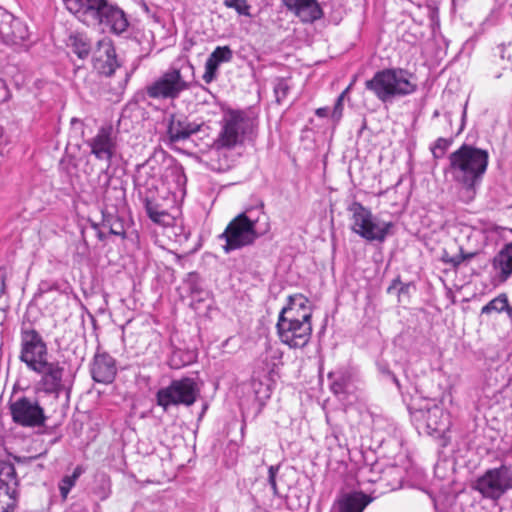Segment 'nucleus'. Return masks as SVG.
<instances>
[{"mask_svg": "<svg viewBox=\"0 0 512 512\" xmlns=\"http://www.w3.org/2000/svg\"><path fill=\"white\" fill-rule=\"evenodd\" d=\"M488 162L487 150L465 143L449 155V164L444 173L450 175L453 182L459 185V201L469 204L475 199Z\"/></svg>", "mask_w": 512, "mask_h": 512, "instance_id": "obj_1", "label": "nucleus"}, {"mask_svg": "<svg viewBox=\"0 0 512 512\" xmlns=\"http://www.w3.org/2000/svg\"><path fill=\"white\" fill-rule=\"evenodd\" d=\"M194 80V66L187 58H178L157 79L145 87L149 98L175 100L191 88Z\"/></svg>", "mask_w": 512, "mask_h": 512, "instance_id": "obj_2", "label": "nucleus"}, {"mask_svg": "<svg viewBox=\"0 0 512 512\" xmlns=\"http://www.w3.org/2000/svg\"><path fill=\"white\" fill-rule=\"evenodd\" d=\"M365 88L371 91L380 101L391 102L397 97L412 94L417 89L412 73L402 68L380 70L365 82Z\"/></svg>", "mask_w": 512, "mask_h": 512, "instance_id": "obj_3", "label": "nucleus"}, {"mask_svg": "<svg viewBox=\"0 0 512 512\" xmlns=\"http://www.w3.org/2000/svg\"><path fill=\"white\" fill-rule=\"evenodd\" d=\"M347 209L351 213V230L354 233L367 241H385L393 227L392 222L378 220L368 208L357 201L352 202Z\"/></svg>", "mask_w": 512, "mask_h": 512, "instance_id": "obj_4", "label": "nucleus"}, {"mask_svg": "<svg viewBox=\"0 0 512 512\" xmlns=\"http://www.w3.org/2000/svg\"><path fill=\"white\" fill-rule=\"evenodd\" d=\"M200 395V388L195 379L182 377L172 380L167 387L160 388L156 393V403L167 411L171 406H191Z\"/></svg>", "mask_w": 512, "mask_h": 512, "instance_id": "obj_5", "label": "nucleus"}, {"mask_svg": "<svg viewBox=\"0 0 512 512\" xmlns=\"http://www.w3.org/2000/svg\"><path fill=\"white\" fill-rule=\"evenodd\" d=\"M258 219H252L246 212L233 218L219 238L225 240L223 250L230 253L234 250L252 245L260 236L256 231Z\"/></svg>", "mask_w": 512, "mask_h": 512, "instance_id": "obj_6", "label": "nucleus"}, {"mask_svg": "<svg viewBox=\"0 0 512 512\" xmlns=\"http://www.w3.org/2000/svg\"><path fill=\"white\" fill-rule=\"evenodd\" d=\"M473 488L481 493L484 498L499 499L509 489H512V468L503 464L488 469L477 478Z\"/></svg>", "mask_w": 512, "mask_h": 512, "instance_id": "obj_7", "label": "nucleus"}, {"mask_svg": "<svg viewBox=\"0 0 512 512\" xmlns=\"http://www.w3.org/2000/svg\"><path fill=\"white\" fill-rule=\"evenodd\" d=\"M21 350L19 359L29 370H37L40 364L48 360L47 344L34 328H21Z\"/></svg>", "mask_w": 512, "mask_h": 512, "instance_id": "obj_8", "label": "nucleus"}, {"mask_svg": "<svg viewBox=\"0 0 512 512\" xmlns=\"http://www.w3.org/2000/svg\"><path fill=\"white\" fill-rule=\"evenodd\" d=\"M9 410L13 422L23 427H39L46 421L44 409L39 402L26 396L10 401Z\"/></svg>", "mask_w": 512, "mask_h": 512, "instance_id": "obj_9", "label": "nucleus"}, {"mask_svg": "<svg viewBox=\"0 0 512 512\" xmlns=\"http://www.w3.org/2000/svg\"><path fill=\"white\" fill-rule=\"evenodd\" d=\"M65 8L86 26L96 27L111 0H62Z\"/></svg>", "mask_w": 512, "mask_h": 512, "instance_id": "obj_10", "label": "nucleus"}, {"mask_svg": "<svg viewBox=\"0 0 512 512\" xmlns=\"http://www.w3.org/2000/svg\"><path fill=\"white\" fill-rule=\"evenodd\" d=\"M411 416L417 429L423 430L428 435H441L449 425V415L436 404L431 407L416 409L411 412Z\"/></svg>", "mask_w": 512, "mask_h": 512, "instance_id": "obj_11", "label": "nucleus"}, {"mask_svg": "<svg viewBox=\"0 0 512 512\" xmlns=\"http://www.w3.org/2000/svg\"><path fill=\"white\" fill-rule=\"evenodd\" d=\"M276 329L280 341L291 349L304 348L312 335V323L278 319Z\"/></svg>", "mask_w": 512, "mask_h": 512, "instance_id": "obj_12", "label": "nucleus"}, {"mask_svg": "<svg viewBox=\"0 0 512 512\" xmlns=\"http://www.w3.org/2000/svg\"><path fill=\"white\" fill-rule=\"evenodd\" d=\"M18 479L12 463L0 461V512H13L16 507Z\"/></svg>", "mask_w": 512, "mask_h": 512, "instance_id": "obj_13", "label": "nucleus"}, {"mask_svg": "<svg viewBox=\"0 0 512 512\" xmlns=\"http://www.w3.org/2000/svg\"><path fill=\"white\" fill-rule=\"evenodd\" d=\"M40 366L37 370H32L41 375L38 382L39 389L45 394L58 397L65 388L63 383L64 367L58 361L49 362L48 360Z\"/></svg>", "mask_w": 512, "mask_h": 512, "instance_id": "obj_14", "label": "nucleus"}, {"mask_svg": "<svg viewBox=\"0 0 512 512\" xmlns=\"http://www.w3.org/2000/svg\"><path fill=\"white\" fill-rule=\"evenodd\" d=\"M93 68L101 75L110 77L120 67L115 47L110 39L99 40L93 50Z\"/></svg>", "mask_w": 512, "mask_h": 512, "instance_id": "obj_15", "label": "nucleus"}, {"mask_svg": "<svg viewBox=\"0 0 512 512\" xmlns=\"http://www.w3.org/2000/svg\"><path fill=\"white\" fill-rule=\"evenodd\" d=\"M313 308L309 299L303 294L289 295L287 303L282 307L278 319L312 323Z\"/></svg>", "mask_w": 512, "mask_h": 512, "instance_id": "obj_16", "label": "nucleus"}, {"mask_svg": "<svg viewBox=\"0 0 512 512\" xmlns=\"http://www.w3.org/2000/svg\"><path fill=\"white\" fill-rule=\"evenodd\" d=\"M282 5L292 12L302 23H314L324 16L317 0H281Z\"/></svg>", "mask_w": 512, "mask_h": 512, "instance_id": "obj_17", "label": "nucleus"}, {"mask_svg": "<svg viewBox=\"0 0 512 512\" xmlns=\"http://www.w3.org/2000/svg\"><path fill=\"white\" fill-rule=\"evenodd\" d=\"M26 24L20 19L6 14L0 21V41L7 45H17L28 39Z\"/></svg>", "mask_w": 512, "mask_h": 512, "instance_id": "obj_18", "label": "nucleus"}, {"mask_svg": "<svg viewBox=\"0 0 512 512\" xmlns=\"http://www.w3.org/2000/svg\"><path fill=\"white\" fill-rule=\"evenodd\" d=\"M92 154L99 160L110 162L116 153L117 137L114 130H99L88 142Z\"/></svg>", "mask_w": 512, "mask_h": 512, "instance_id": "obj_19", "label": "nucleus"}, {"mask_svg": "<svg viewBox=\"0 0 512 512\" xmlns=\"http://www.w3.org/2000/svg\"><path fill=\"white\" fill-rule=\"evenodd\" d=\"M90 372L95 382L110 384L114 381L117 374L116 360L107 352L96 353Z\"/></svg>", "mask_w": 512, "mask_h": 512, "instance_id": "obj_20", "label": "nucleus"}, {"mask_svg": "<svg viewBox=\"0 0 512 512\" xmlns=\"http://www.w3.org/2000/svg\"><path fill=\"white\" fill-rule=\"evenodd\" d=\"M96 27H101L114 35L123 34L129 27L125 12L113 1L105 11L102 20Z\"/></svg>", "mask_w": 512, "mask_h": 512, "instance_id": "obj_21", "label": "nucleus"}, {"mask_svg": "<svg viewBox=\"0 0 512 512\" xmlns=\"http://www.w3.org/2000/svg\"><path fill=\"white\" fill-rule=\"evenodd\" d=\"M233 59V51L229 46H217L209 55L205 63V71L202 76L204 82L209 84L217 78L220 64L228 63Z\"/></svg>", "mask_w": 512, "mask_h": 512, "instance_id": "obj_22", "label": "nucleus"}, {"mask_svg": "<svg viewBox=\"0 0 512 512\" xmlns=\"http://www.w3.org/2000/svg\"><path fill=\"white\" fill-rule=\"evenodd\" d=\"M494 277L506 282L512 275V242L505 244L491 261Z\"/></svg>", "mask_w": 512, "mask_h": 512, "instance_id": "obj_23", "label": "nucleus"}, {"mask_svg": "<svg viewBox=\"0 0 512 512\" xmlns=\"http://www.w3.org/2000/svg\"><path fill=\"white\" fill-rule=\"evenodd\" d=\"M330 391L342 401H346L353 389L352 375L349 371L339 369L328 374Z\"/></svg>", "mask_w": 512, "mask_h": 512, "instance_id": "obj_24", "label": "nucleus"}, {"mask_svg": "<svg viewBox=\"0 0 512 512\" xmlns=\"http://www.w3.org/2000/svg\"><path fill=\"white\" fill-rule=\"evenodd\" d=\"M352 87V83L343 90L340 95L337 97L333 107H320L315 110V115L323 120L324 125L335 127L340 123V120L343 116V107L344 100L348 95L350 89Z\"/></svg>", "mask_w": 512, "mask_h": 512, "instance_id": "obj_25", "label": "nucleus"}, {"mask_svg": "<svg viewBox=\"0 0 512 512\" xmlns=\"http://www.w3.org/2000/svg\"><path fill=\"white\" fill-rule=\"evenodd\" d=\"M200 130H166L161 135V141L169 148L176 151H184L190 148V143L194 142L192 136Z\"/></svg>", "mask_w": 512, "mask_h": 512, "instance_id": "obj_26", "label": "nucleus"}, {"mask_svg": "<svg viewBox=\"0 0 512 512\" xmlns=\"http://www.w3.org/2000/svg\"><path fill=\"white\" fill-rule=\"evenodd\" d=\"M223 128H254L258 125L252 110H229L224 115Z\"/></svg>", "mask_w": 512, "mask_h": 512, "instance_id": "obj_27", "label": "nucleus"}, {"mask_svg": "<svg viewBox=\"0 0 512 512\" xmlns=\"http://www.w3.org/2000/svg\"><path fill=\"white\" fill-rule=\"evenodd\" d=\"M129 222L117 212H111L108 210L102 211L101 227L108 229L109 234L119 236L122 239L127 238V228Z\"/></svg>", "mask_w": 512, "mask_h": 512, "instance_id": "obj_28", "label": "nucleus"}, {"mask_svg": "<svg viewBox=\"0 0 512 512\" xmlns=\"http://www.w3.org/2000/svg\"><path fill=\"white\" fill-rule=\"evenodd\" d=\"M244 141V130H221L218 137L213 140L211 144H206V147H213L218 149H232Z\"/></svg>", "mask_w": 512, "mask_h": 512, "instance_id": "obj_29", "label": "nucleus"}, {"mask_svg": "<svg viewBox=\"0 0 512 512\" xmlns=\"http://www.w3.org/2000/svg\"><path fill=\"white\" fill-rule=\"evenodd\" d=\"M371 498L363 493L347 494L338 501L339 512H363Z\"/></svg>", "mask_w": 512, "mask_h": 512, "instance_id": "obj_30", "label": "nucleus"}, {"mask_svg": "<svg viewBox=\"0 0 512 512\" xmlns=\"http://www.w3.org/2000/svg\"><path fill=\"white\" fill-rule=\"evenodd\" d=\"M67 46L78 58L86 59L92 51V41L84 33H73L69 36Z\"/></svg>", "mask_w": 512, "mask_h": 512, "instance_id": "obj_31", "label": "nucleus"}, {"mask_svg": "<svg viewBox=\"0 0 512 512\" xmlns=\"http://www.w3.org/2000/svg\"><path fill=\"white\" fill-rule=\"evenodd\" d=\"M85 472V468L81 465L75 467L72 475L64 476L59 483L60 495L66 499L70 490L75 486L78 478Z\"/></svg>", "mask_w": 512, "mask_h": 512, "instance_id": "obj_32", "label": "nucleus"}, {"mask_svg": "<svg viewBox=\"0 0 512 512\" xmlns=\"http://www.w3.org/2000/svg\"><path fill=\"white\" fill-rule=\"evenodd\" d=\"M69 288L67 282H59L52 280H41L38 284L37 292L35 293V297H41L42 295L56 291L59 293H66V290Z\"/></svg>", "mask_w": 512, "mask_h": 512, "instance_id": "obj_33", "label": "nucleus"}, {"mask_svg": "<svg viewBox=\"0 0 512 512\" xmlns=\"http://www.w3.org/2000/svg\"><path fill=\"white\" fill-rule=\"evenodd\" d=\"M507 307L508 296L505 293H501L482 307L481 315H490L493 312L501 313Z\"/></svg>", "mask_w": 512, "mask_h": 512, "instance_id": "obj_34", "label": "nucleus"}, {"mask_svg": "<svg viewBox=\"0 0 512 512\" xmlns=\"http://www.w3.org/2000/svg\"><path fill=\"white\" fill-rule=\"evenodd\" d=\"M291 86L288 79L278 77L275 79L273 84V91L276 98V102L281 104L288 96Z\"/></svg>", "mask_w": 512, "mask_h": 512, "instance_id": "obj_35", "label": "nucleus"}, {"mask_svg": "<svg viewBox=\"0 0 512 512\" xmlns=\"http://www.w3.org/2000/svg\"><path fill=\"white\" fill-rule=\"evenodd\" d=\"M252 387L254 390L255 398L258 401L260 408H262L266 401L271 397L270 387L268 384L256 380L252 382Z\"/></svg>", "mask_w": 512, "mask_h": 512, "instance_id": "obj_36", "label": "nucleus"}, {"mask_svg": "<svg viewBox=\"0 0 512 512\" xmlns=\"http://www.w3.org/2000/svg\"><path fill=\"white\" fill-rule=\"evenodd\" d=\"M223 5L226 8L234 9L239 15L251 16L247 0H224Z\"/></svg>", "mask_w": 512, "mask_h": 512, "instance_id": "obj_37", "label": "nucleus"}, {"mask_svg": "<svg viewBox=\"0 0 512 512\" xmlns=\"http://www.w3.org/2000/svg\"><path fill=\"white\" fill-rule=\"evenodd\" d=\"M169 175L174 177L178 186H181L186 182V176L184 174L183 167L178 164H170L166 168L165 178H168Z\"/></svg>", "mask_w": 512, "mask_h": 512, "instance_id": "obj_38", "label": "nucleus"}, {"mask_svg": "<svg viewBox=\"0 0 512 512\" xmlns=\"http://www.w3.org/2000/svg\"><path fill=\"white\" fill-rule=\"evenodd\" d=\"M452 144V139L438 138L434 145L431 147L432 154L435 158H442Z\"/></svg>", "mask_w": 512, "mask_h": 512, "instance_id": "obj_39", "label": "nucleus"}, {"mask_svg": "<svg viewBox=\"0 0 512 512\" xmlns=\"http://www.w3.org/2000/svg\"><path fill=\"white\" fill-rule=\"evenodd\" d=\"M145 209L149 218L156 223H160L162 218L167 215L164 211H159L157 205L148 199L145 201Z\"/></svg>", "mask_w": 512, "mask_h": 512, "instance_id": "obj_40", "label": "nucleus"}, {"mask_svg": "<svg viewBox=\"0 0 512 512\" xmlns=\"http://www.w3.org/2000/svg\"><path fill=\"white\" fill-rule=\"evenodd\" d=\"M181 350H174L169 357L168 364L172 369H180L189 363V360L183 358Z\"/></svg>", "mask_w": 512, "mask_h": 512, "instance_id": "obj_41", "label": "nucleus"}, {"mask_svg": "<svg viewBox=\"0 0 512 512\" xmlns=\"http://www.w3.org/2000/svg\"><path fill=\"white\" fill-rule=\"evenodd\" d=\"M279 471V465H271L268 468V483L271 486L274 496H278V487L276 483V476Z\"/></svg>", "mask_w": 512, "mask_h": 512, "instance_id": "obj_42", "label": "nucleus"}, {"mask_svg": "<svg viewBox=\"0 0 512 512\" xmlns=\"http://www.w3.org/2000/svg\"><path fill=\"white\" fill-rule=\"evenodd\" d=\"M94 493L100 500H106L111 493L109 479L103 477L101 485L94 490Z\"/></svg>", "mask_w": 512, "mask_h": 512, "instance_id": "obj_43", "label": "nucleus"}, {"mask_svg": "<svg viewBox=\"0 0 512 512\" xmlns=\"http://www.w3.org/2000/svg\"><path fill=\"white\" fill-rule=\"evenodd\" d=\"M465 114H466V112L463 109L462 111H457L456 113H454L452 111L446 112L444 114V117H445L447 123L452 126L453 125L452 118L455 116L458 119V124L457 125L459 126V128H463L464 124H465L464 123Z\"/></svg>", "mask_w": 512, "mask_h": 512, "instance_id": "obj_44", "label": "nucleus"}, {"mask_svg": "<svg viewBox=\"0 0 512 512\" xmlns=\"http://www.w3.org/2000/svg\"><path fill=\"white\" fill-rule=\"evenodd\" d=\"M444 263L450 264L452 267L457 268L459 267L464 261L461 257V253L454 255V256H448L444 255L442 258Z\"/></svg>", "mask_w": 512, "mask_h": 512, "instance_id": "obj_45", "label": "nucleus"}, {"mask_svg": "<svg viewBox=\"0 0 512 512\" xmlns=\"http://www.w3.org/2000/svg\"><path fill=\"white\" fill-rule=\"evenodd\" d=\"M164 123L167 125V128H185L181 121H177V126H175V115L173 113H165L163 118Z\"/></svg>", "mask_w": 512, "mask_h": 512, "instance_id": "obj_46", "label": "nucleus"}, {"mask_svg": "<svg viewBox=\"0 0 512 512\" xmlns=\"http://www.w3.org/2000/svg\"><path fill=\"white\" fill-rule=\"evenodd\" d=\"M45 454H46V452L40 453V454L35 455V456L16 457V460H17L18 463L29 464V463L33 462L34 460L42 457Z\"/></svg>", "mask_w": 512, "mask_h": 512, "instance_id": "obj_47", "label": "nucleus"}, {"mask_svg": "<svg viewBox=\"0 0 512 512\" xmlns=\"http://www.w3.org/2000/svg\"><path fill=\"white\" fill-rule=\"evenodd\" d=\"M268 358L279 359L281 358V353L278 350L267 349L265 352V361Z\"/></svg>", "mask_w": 512, "mask_h": 512, "instance_id": "obj_48", "label": "nucleus"}, {"mask_svg": "<svg viewBox=\"0 0 512 512\" xmlns=\"http://www.w3.org/2000/svg\"><path fill=\"white\" fill-rule=\"evenodd\" d=\"M100 226H101V223L100 224H97V223L93 224V228L97 231L98 239L100 241H105L107 239V234L99 229Z\"/></svg>", "mask_w": 512, "mask_h": 512, "instance_id": "obj_49", "label": "nucleus"}, {"mask_svg": "<svg viewBox=\"0 0 512 512\" xmlns=\"http://www.w3.org/2000/svg\"><path fill=\"white\" fill-rule=\"evenodd\" d=\"M460 253L463 261L471 260L478 254L477 252H465L462 248H460Z\"/></svg>", "mask_w": 512, "mask_h": 512, "instance_id": "obj_50", "label": "nucleus"}, {"mask_svg": "<svg viewBox=\"0 0 512 512\" xmlns=\"http://www.w3.org/2000/svg\"><path fill=\"white\" fill-rule=\"evenodd\" d=\"M399 469L396 466H392L387 468L385 471H383V476H381V479H384L385 476L392 475L394 473H398Z\"/></svg>", "mask_w": 512, "mask_h": 512, "instance_id": "obj_51", "label": "nucleus"}, {"mask_svg": "<svg viewBox=\"0 0 512 512\" xmlns=\"http://www.w3.org/2000/svg\"><path fill=\"white\" fill-rule=\"evenodd\" d=\"M401 284L399 279H394L391 285L387 288V293H392V291L397 287V285Z\"/></svg>", "mask_w": 512, "mask_h": 512, "instance_id": "obj_52", "label": "nucleus"}, {"mask_svg": "<svg viewBox=\"0 0 512 512\" xmlns=\"http://www.w3.org/2000/svg\"><path fill=\"white\" fill-rule=\"evenodd\" d=\"M190 292L193 296H195V295L201 294L202 290L196 284H191Z\"/></svg>", "mask_w": 512, "mask_h": 512, "instance_id": "obj_53", "label": "nucleus"}, {"mask_svg": "<svg viewBox=\"0 0 512 512\" xmlns=\"http://www.w3.org/2000/svg\"><path fill=\"white\" fill-rule=\"evenodd\" d=\"M5 281H6V277H5V276H2V277H1L0 295H1V294H3V293L5 292V289H6Z\"/></svg>", "mask_w": 512, "mask_h": 512, "instance_id": "obj_54", "label": "nucleus"}, {"mask_svg": "<svg viewBox=\"0 0 512 512\" xmlns=\"http://www.w3.org/2000/svg\"><path fill=\"white\" fill-rule=\"evenodd\" d=\"M504 311L507 313L508 318L512 320V307L508 304V307L505 308Z\"/></svg>", "mask_w": 512, "mask_h": 512, "instance_id": "obj_55", "label": "nucleus"}, {"mask_svg": "<svg viewBox=\"0 0 512 512\" xmlns=\"http://www.w3.org/2000/svg\"><path fill=\"white\" fill-rule=\"evenodd\" d=\"M393 381H394V383H395L398 387L400 386V385H399V381H398V379H397L395 376H393Z\"/></svg>", "mask_w": 512, "mask_h": 512, "instance_id": "obj_56", "label": "nucleus"}, {"mask_svg": "<svg viewBox=\"0 0 512 512\" xmlns=\"http://www.w3.org/2000/svg\"><path fill=\"white\" fill-rule=\"evenodd\" d=\"M114 190H115L116 192H118L119 194L123 195V191H122V190H118V189H116V188H114Z\"/></svg>", "mask_w": 512, "mask_h": 512, "instance_id": "obj_57", "label": "nucleus"}, {"mask_svg": "<svg viewBox=\"0 0 512 512\" xmlns=\"http://www.w3.org/2000/svg\"><path fill=\"white\" fill-rule=\"evenodd\" d=\"M263 207H264V203H263V202H261V203H260V209L262 210V209H263Z\"/></svg>", "mask_w": 512, "mask_h": 512, "instance_id": "obj_58", "label": "nucleus"}]
</instances>
